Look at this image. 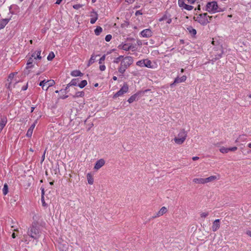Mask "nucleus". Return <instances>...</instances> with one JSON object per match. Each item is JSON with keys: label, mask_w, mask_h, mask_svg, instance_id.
Returning <instances> with one entry per match:
<instances>
[{"label": "nucleus", "mask_w": 251, "mask_h": 251, "mask_svg": "<svg viewBox=\"0 0 251 251\" xmlns=\"http://www.w3.org/2000/svg\"><path fill=\"white\" fill-rule=\"evenodd\" d=\"M205 10L210 13L223 12L225 10L224 9L219 7L217 2L215 1L208 2Z\"/></svg>", "instance_id": "f257e3e1"}, {"label": "nucleus", "mask_w": 251, "mask_h": 251, "mask_svg": "<svg viewBox=\"0 0 251 251\" xmlns=\"http://www.w3.org/2000/svg\"><path fill=\"white\" fill-rule=\"evenodd\" d=\"M133 62V58L131 56H126L121 61V66L118 69L120 73L123 74Z\"/></svg>", "instance_id": "f03ea898"}, {"label": "nucleus", "mask_w": 251, "mask_h": 251, "mask_svg": "<svg viewBox=\"0 0 251 251\" xmlns=\"http://www.w3.org/2000/svg\"><path fill=\"white\" fill-rule=\"evenodd\" d=\"M27 234L34 239H37L40 236V231L36 222H33L28 229Z\"/></svg>", "instance_id": "7ed1b4c3"}, {"label": "nucleus", "mask_w": 251, "mask_h": 251, "mask_svg": "<svg viewBox=\"0 0 251 251\" xmlns=\"http://www.w3.org/2000/svg\"><path fill=\"white\" fill-rule=\"evenodd\" d=\"M193 20L203 26L206 25L210 23V21L208 20V14L207 13L199 14L196 17L194 16Z\"/></svg>", "instance_id": "20e7f679"}, {"label": "nucleus", "mask_w": 251, "mask_h": 251, "mask_svg": "<svg viewBox=\"0 0 251 251\" xmlns=\"http://www.w3.org/2000/svg\"><path fill=\"white\" fill-rule=\"evenodd\" d=\"M187 136V131H186L184 129H182L178 133L177 137H176L174 140L176 144L181 145L186 140Z\"/></svg>", "instance_id": "39448f33"}, {"label": "nucleus", "mask_w": 251, "mask_h": 251, "mask_svg": "<svg viewBox=\"0 0 251 251\" xmlns=\"http://www.w3.org/2000/svg\"><path fill=\"white\" fill-rule=\"evenodd\" d=\"M128 90V85L126 83H124L122 88L113 96L114 99L122 96L125 93L127 92Z\"/></svg>", "instance_id": "423d86ee"}, {"label": "nucleus", "mask_w": 251, "mask_h": 251, "mask_svg": "<svg viewBox=\"0 0 251 251\" xmlns=\"http://www.w3.org/2000/svg\"><path fill=\"white\" fill-rule=\"evenodd\" d=\"M186 76L183 75L181 77H179L178 76L176 77L174 81V82L170 84L171 87H173L175 86L176 84L184 82L186 79Z\"/></svg>", "instance_id": "0eeeda50"}, {"label": "nucleus", "mask_w": 251, "mask_h": 251, "mask_svg": "<svg viewBox=\"0 0 251 251\" xmlns=\"http://www.w3.org/2000/svg\"><path fill=\"white\" fill-rule=\"evenodd\" d=\"M178 4L180 7H182L187 10H191L193 8V6L186 4L184 0H178Z\"/></svg>", "instance_id": "6e6552de"}, {"label": "nucleus", "mask_w": 251, "mask_h": 251, "mask_svg": "<svg viewBox=\"0 0 251 251\" xmlns=\"http://www.w3.org/2000/svg\"><path fill=\"white\" fill-rule=\"evenodd\" d=\"M140 34L143 37L149 38L152 36V32L150 29L148 28L142 30Z\"/></svg>", "instance_id": "1a4fd4ad"}, {"label": "nucleus", "mask_w": 251, "mask_h": 251, "mask_svg": "<svg viewBox=\"0 0 251 251\" xmlns=\"http://www.w3.org/2000/svg\"><path fill=\"white\" fill-rule=\"evenodd\" d=\"M37 123V121H35L34 122L33 124H32L31 126H30V127L28 128V129L27 130V132H26V136L28 137H31L32 135V133H33V130L35 126V125H36V123Z\"/></svg>", "instance_id": "9d476101"}, {"label": "nucleus", "mask_w": 251, "mask_h": 251, "mask_svg": "<svg viewBox=\"0 0 251 251\" xmlns=\"http://www.w3.org/2000/svg\"><path fill=\"white\" fill-rule=\"evenodd\" d=\"M104 163L105 161L103 159H100L98 160L95 164L94 169L96 170H99L104 165Z\"/></svg>", "instance_id": "9b49d317"}, {"label": "nucleus", "mask_w": 251, "mask_h": 251, "mask_svg": "<svg viewBox=\"0 0 251 251\" xmlns=\"http://www.w3.org/2000/svg\"><path fill=\"white\" fill-rule=\"evenodd\" d=\"M220 219H217L215 220L213 223L212 229L213 231H217L220 227Z\"/></svg>", "instance_id": "f8f14e48"}, {"label": "nucleus", "mask_w": 251, "mask_h": 251, "mask_svg": "<svg viewBox=\"0 0 251 251\" xmlns=\"http://www.w3.org/2000/svg\"><path fill=\"white\" fill-rule=\"evenodd\" d=\"M132 48H133V47H132V45L128 46L126 44H122L118 46L119 49H122V50H125L126 51L129 50Z\"/></svg>", "instance_id": "ddd939ff"}, {"label": "nucleus", "mask_w": 251, "mask_h": 251, "mask_svg": "<svg viewBox=\"0 0 251 251\" xmlns=\"http://www.w3.org/2000/svg\"><path fill=\"white\" fill-rule=\"evenodd\" d=\"M10 20V18H5L0 20V29H3L9 22Z\"/></svg>", "instance_id": "4468645a"}, {"label": "nucleus", "mask_w": 251, "mask_h": 251, "mask_svg": "<svg viewBox=\"0 0 251 251\" xmlns=\"http://www.w3.org/2000/svg\"><path fill=\"white\" fill-rule=\"evenodd\" d=\"M7 119L6 116L3 117L0 121V131L1 132L6 124L7 123Z\"/></svg>", "instance_id": "2eb2a0df"}, {"label": "nucleus", "mask_w": 251, "mask_h": 251, "mask_svg": "<svg viewBox=\"0 0 251 251\" xmlns=\"http://www.w3.org/2000/svg\"><path fill=\"white\" fill-rule=\"evenodd\" d=\"M189 33L192 36V37L195 38L197 34V30L194 29L192 26H189L187 28Z\"/></svg>", "instance_id": "dca6fc26"}, {"label": "nucleus", "mask_w": 251, "mask_h": 251, "mask_svg": "<svg viewBox=\"0 0 251 251\" xmlns=\"http://www.w3.org/2000/svg\"><path fill=\"white\" fill-rule=\"evenodd\" d=\"M141 93V92L136 93V94L132 95L127 100V101L129 103H132L133 101L136 100L137 97Z\"/></svg>", "instance_id": "f3484780"}, {"label": "nucleus", "mask_w": 251, "mask_h": 251, "mask_svg": "<svg viewBox=\"0 0 251 251\" xmlns=\"http://www.w3.org/2000/svg\"><path fill=\"white\" fill-rule=\"evenodd\" d=\"M159 21L160 22L163 21H166L167 24H170L172 22V19L170 15L168 16L166 14L164 15L162 18H160Z\"/></svg>", "instance_id": "a211bd4d"}, {"label": "nucleus", "mask_w": 251, "mask_h": 251, "mask_svg": "<svg viewBox=\"0 0 251 251\" xmlns=\"http://www.w3.org/2000/svg\"><path fill=\"white\" fill-rule=\"evenodd\" d=\"M59 248L61 251H69V245L68 244H60Z\"/></svg>", "instance_id": "6ab92c4d"}, {"label": "nucleus", "mask_w": 251, "mask_h": 251, "mask_svg": "<svg viewBox=\"0 0 251 251\" xmlns=\"http://www.w3.org/2000/svg\"><path fill=\"white\" fill-rule=\"evenodd\" d=\"M80 81L79 78L73 79L71 82L68 84V86H77L78 82Z\"/></svg>", "instance_id": "aec40b11"}, {"label": "nucleus", "mask_w": 251, "mask_h": 251, "mask_svg": "<svg viewBox=\"0 0 251 251\" xmlns=\"http://www.w3.org/2000/svg\"><path fill=\"white\" fill-rule=\"evenodd\" d=\"M71 75L73 76H81L83 75V74L80 71L76 70L73 71L71 73Z\"/></svg>", "instance_id": "412c9836"}, {"label": "nucleus", "mask_w": 251, "mask_h": 251, "mask_svg": "<svg viewBox=\"0 0 251 251\" xmlns=\"http://www.w3.org/2000/svg\"><path fill=\"white\" fill-rule=\"evenodd\" d=\"M167 211V208L163 206L162 207L160 210L157 212V215L155 216L154 217H159L162 215H163L164 213H165Z\"/></svg>", "instance_id": "4be33fe9"}, {"label": "nucleus", "mask_w": 251, "mask_h": 251, "mask_svg": "<svg viewBox=\"0 0 251 251\" xmlns=\"http://www.w3.org/2000/svg\"><path fill=\"white\" fill-rule=\"evenodd\" d=\"M34 59L32 57H29L27 61V67L26 69H28L29 68H32L34 65L32 64Z\"/></svg>", "instance_id": "5701e85b"}, {"label": "nucleus", "mask_w": 251, "mask_h": 251, "mask_svg": "<svg viewBox=\"0 0 251 251\" xmlns=\"http://www.w3.org/2000/svg\"><path fill=\"white\" fill-rule=\"evenodd\" d=\"M91 13L94 14L95 17L92 18L91 19L90 23L91 24H94L96 22V21L98 20V15L96 11H95L94 10L92 11Z\"/></svg>", "instance_id": "b1692460"}, {"label": "nucleus", "mask_w": 251, "mask_h": 251, "mask_svg": "<svg viewBox=\"0 0 251 251\" xmlns=\"http://www.w3.org/2000/svg\"><path fill=\"white\" fill-rule=\"evenodd\" d=\"M193 181L195 183L198 184H204L205 183V181L204 180V178H195L193 179Z\"/></svg>", "instance_id": "393cba45"}, {"label": "nucleus", "mask_w": 251, "mask_h": 251, "mask_svg": "<svg viewBox=\"0 0 251 251\" xmlns=\"http://www.w3.org/2000/svg\"><path fill=\"white\" fill-rule=\"evenodd\" d=\"M145 65L144 67H146L149 68H153V66L152 65V62L151 60L146 59H145Z\"/></svg>", "instance_id": "a878e982"}, {"label": "nucleus", "mask_w": 251, "mask_h": 251, "mask_svg": "<svg viewBox=\"0 0 251 251\" xmlns=\"http://www.w3.org/2000/svg\"><path fill=\"white\" fill-rule=\"evenodd\" d=\"M87 179L88 180V182L89 184H93L94 182V179L92 175L90 173H88L87 175Z\"/></svg>", "instance_id": "bb28decb"}, {"label": "nucleus", "mask_w": 251, "mask_h": 251, "mask_svg": "<svg viewBox=\"0 0 251 251\" xmlns=\"http://www.w3.org/2000/svg\"><path fill=\"white\" fill-rule=\"evenodd\" d=\"M46 83H47L46 84H47V85H48V86L45 89L46 90H47L50 87H51L54 85L55 81L52 79H50V80H48L46 82Z\"/></svg>", "instance_id": "cd10ccee"}, {"label": "nucleus", "mask_w": 251, "mask_h": 251, "mask_svg": "<svg viewBox=\"0 0 251 251\" xmlns=\"http://www.w3.org/2000/svg\"><path fill=\"white\" fill-rule=\"evenodd\" d=\"M84 96V92L83 91H79L76 92L75 95H74L73 97L74 98L78 97H83Z\"/></svg>", "instance_id": "c85d7f7f"}, {"label": "nucleus", "mask_w": 251, "mask_h": 251, "mask_svg": "<svg viewBox=\"0 0 251 251\" xmlns=\"http://www.w3.org/2000/svg\"><path fill=\"white\" fill-rule=\"evenodd\" d=\"M216 178H217V177L216 176H210L208 177H207L206 178H204V180L205 181V183H207V182H209L210 181H212L215 180Z\"/></svg>", "instance_id": "c756f323"}, {"label": "nucleus", "mask_w": 251, "mask_h": 251, "mask_svg": "<svg viewBox=\"0 0 251 251\" xmlns=\"http://www.w3.org/2000/svg\"><path fill=\"white\" fill-rule=\"evenodd\" d=\"M8 192V186L7 183H5L2 189L3 194L5 196Z\"/></svg>", "instance_id": "7c9ffc66"}, {"label": "nucleus", "mask_w": 251, "mask_h": 251, "mask_svg": "<svg viewBox=\"0 0 251 251\" xmlns=\"http://www.w3.org/2000/svg\"><path fill=\"white\" fill-rule=\"evenodd\" d=\"M102 31V28L100 26H97L95 29L94 32L96 35H99Z\"/></svg>", "instance_id": "2f4dec72"}, {"label": "nucleus", "mask_w": 251, "mask_h": 251, "mask_svg": "<svg viewBox=\"0 0 251 251\" xmlns=\"http://www.w3.org/2000/svg\"><path fill=\"white\" fill-rule=\"evenodd\" d=\"M87 84V81L86 80H82L78 84L77 86L80 88H84Z\"/></svg>", "instance_id": "473e14b6"}, {"label": "nucleus", "mask_w": 251, "mask_h": 251, "mask_svg": "<svg viewBox=\"0 0 251 251\" xmlns=\"http://www.w3.org/2000/svg\"><path fill=\"white\" fill-rule=\"evenodd\" d=\"M95 61V57L94 55H92L90 59L89 60L88 66H90L91 64L94 63Z\"/></svg>", "instance_id": "72a5a7b5"}, {"label": "nucleus", "mask_w": 251, "mask_h": 251, "mask_svg": "<svg viewBox=\"0 0 251 251\" xmlns=\"http://www.w3.org/2000/svg\"><path fill=\"white\" fill-rule=\"evenodd\" d=\"M54 57H55V55H54V53L52 51H51L48 55V56L47 57V59L49 61H51L54 58Z\"/></svg>", "instance_id": "f704fd0d"}, {"label": "nucleus", "mask_w": 251, "mask_h": 251, "mask_svg": "<svg viewBox=\"0 0 251 251\" xmlns=\"http://www.w3.org/2000/svg\"><path fill=\"white\" fill-rule=\"evenodd\" d=\"M136 65L140 67H144L145 59L141 60L137 62Z\"/></svg>", "instance_id": "c9c22d12"}, {"label": "nucleus", "mask_w": 251, "mask_h": 251, "mask_svg": "<svg viewBox=\"0 0 251 251\" xmlns=\"http://www.w3.org/2000/svg\"><path fill=\"white\" fill-rule=\"evenodd\" d=\"M220 151L221 152H222L223 153H227L229 151L228 148H226L223 147L220 149Z\"/></svg>", "instance_id": "e433bc0d"}, {"label": "nucleus", "mask_w": 251, "mask_h": 251, "mask_svg": "<svg viewBox=\"0 0 251 251\" xmlns=\"http://www.w3.org/2000/svg\"><path fill=\"white\" fill-rule=\"evenodd\" d=\"M17 73H11L9 74V76H8V78L7 79V81H11V80L13 78L14 75H15V74H17Z\"/></svg>", "instance_id": "4c0bfd02"}, {"label": "nucleus", "mask_w": 251, "mask_h": 251, "mask_svg": "<svg viewBox=\"0 0 251 251\" xmlns=\"http://www.w3.org/2000/svg\"><path fill=\"white\" fill-rule=\"evenodd\" d=\"M36 51V58L37 59H41L42 58V56H41V50H39Z\"/></svg>", "instance_id": "58836bf2"}, {"label": "nucleus", "mask_w": 251, "mask_h": 251, "mask_svg": "<svg viewBox=\"0 0 251 251\" xmlns=\"http://www.w3.org/2000/svg\"><path fill=\"white\" fill-rule=\"evenodd\" d=\"M124 58V56L120 55L118 57L116 58L113 61L114 63H118L120 60Z\"/></svg>", "instance_id": "ea45409f"}, {"label": "nucleus", "mask_w": 251, "mask_h": 251, "mask_svg": "<svg viewBox=\"0 0 251 251\" xmlns=\"http://www.w3.org/2000/svg\"><path fill=\"white\" fill-rule=\"evenodd\" d=\"M223 54V51H221V52L220 53L217 54L215 55V60H217L218 59H219L222 57Z\"/></svg>", "instance_id": "a19ab883"}, {"label": "nucleus", "mask_w": 251, "mask_h": 251, "mask_svg": "<svg viewBox=\"0 0 251 251\" xmlns=\"http://www.w3.org/2000/svg\"><path fill=\"white\" fill-rule=\"evenodd\" d=\"M82 6H83V5L80 4H75L73 6V8L76 10L79 9L80 8L82 7Z\"/></svg>", "instance_id": "79ce46f5"}, {"label": "nucleus", "mask_w": 251, "mask_h": 251, "mask_svg": "<svg viewBox=\"0 0 251 251\" xmlns=\"http://www.w3.org/2000/svg\"><path fill=\"white\" fill-rule=\"evenodd\" d=\"M46 81H47L45 79H44L41 81L39 83V86H42L43 89H44L45 84L47 83H46Z\"/></svg>", "instance_id": "37998d69"}, {"label": "nucleus", "mask_w": 251, "mask_h": 251, "mask_svg": "<svg viewBox=\"0 0 251 251\" xmlns=\"http://www.w3.org/2000/svg\"><path fill=\"white\" fill-rule=\"evenodd\" d=\"M112 39V36L110 34H108L105 36V40L106 42H109Z\"/></svg>", "instance_id": "c03bdc74"}, {"label": "nucleus", "mask_w": 251, "mask_h": 251, "mask_svg": "<svg viewBox=\"0 0 251 251\" xmlns=\"http://www.w3.org/2000/svg\"><path fill=\"white\" fill-rule=\"evenodd\" d=\"M208 214H209L208 212H203L201 214V218H205L206 217H207L208 215Z\"/></svg>", "instance_id": "a18cd8bd"}, {"label": "nucleus", "mask_w": 251, "mask_h": 251, "mask_svg": "<svg viewBox=\"0 0 251 251\" xmlns=\"http://www.w3.org/2000/svg\"><path fill=\"white\" fill-rule=\"evenodd\" d=\"M105 59V55H102V57L100 59L99 64H101L102 61H104Z\"/></svg>", "instance_id": "49530a36"}, {"label": "nucleus", "mask_w": 251, "mask_h": 251, "mask_svg": "<svg viewBox=\"0 0 251 251\" xmlns=\"http://www.w3.org/2000/svg\"><path fill=\"white\" fill-rule=\"evenodd\" d=\"M237 150V148L236 147H233L231 148H228L229 151H234Z\"/></svg>", "instance_id": "de8ad7c7"}, {"label": "nucleus", "mask_w": 251, "mask_h": 251, "mask_svg": "<svg viewBox=\"0 0 251 251\" xmlns=\"http://www.w3.org/2000/svg\"><path fill=\"white\" fill-rule=\"evenodd\" d=\"M41 201L42 202V205L44 206H46V203H45V200H44V196L41 197Z\"/></svg>", "instance_id": "09e8293b"}, {"label": "nucleus", "mask_w": 251, "mask_h": 251, "mask_svg": "<svg viewBox=\"0 0 251 251\" xmlns=\"http://www.w3.org/2000/svg\"><path fill=\"white\" fill-rule=\"evenodd\" d=\"M100 71H103L105 70V66L104 65H100Z\"/></svg>", "instance_id": "8fccbe9b"}, {"label": "nucleus", "mask_w": 251, "mask_h": 251, "mask_svg": "<svg viewBox=\"0 0 251 251\" xmlns=\"http://www.w3.org/2000/svg\"><path fill=\"white\" fill-rule=\"evenodd\" d=\"M32 58L33 57L34 58L33 59H35V60H37V58H36V51H35L34 52H33L32 55H31V57Z\"/></svg>", "instance_id": "3c124183"}, {"label": "nucleus", "mask_w": 251, "mask_h": 251, "mask_svg": "<svg viewBox=\"0 0 251 251\" xmlns=\"http://www.w3.org/2000/svg\"><path fill=\"white\" fill-rule=\"evenodd\" d=\"M196 0H187V2L190 4H194Z\"/></svg>", "instance_id": "603ef678"}, {"label": "nucleus", "mask_w": 251, "mask_h": 251, "mask_svg": "<svg viewBox=\"0 0 251 251\" xmlns=\"http://www.w3.org/2000/svg\"><path fill=\"white\" fill-rule=\"evenodd\" d=\"M27 87H28V84L27 83L22 88V90L23 91H25L27 89Z\"/></svg>", "instance_id": "864d4df0"}, {"label": "nucleus", "mask_w": 251, "mask_h": 251, "mask_svg": "<svg viewBox=\"0 0 251 251\" xmlns=\"http://www.w3.org/2000/svg\"><path fill=\"white\" fill-rule=\"evenodd\" d=\"M140 15H142V13L141 12V11L140 10H138L135 12L136 16Z\"/></svg>", "instance_id": "5fc2aeb1"}, {"label": "nucleus", "mask_w": 251, "mask_h": 251, "mask_svg": "<svg viewBox=\"0 0 251 251\" xmlns=\"http://www.w3.org/2000/svg\"><path fill=\"white\" fill-rule=\"evenodd\" d=\"M68 97V95H63L62 96H61L60 97V98L61 99H63V100H64V99H67Z\"/></svg>", "instance_id": "6e6d98bb"}, {"label": "nucleus", "mask_w": 251, "mask_h": 251, "mask_svg": "<svg viewBox=\"0 0 251 251\" xmlns=\"http://www.w3.org/2000/svg\"><path fill=\"white\" fill-rule=\"evenodd\" d=\"M135 0H126V1L129 3H132Z\"/></svg>", "instance_id": "4d7b16f0"}, {"label": "nucleus", "mask_w": 251, "mask_h": 251, "mask_svg": "<svg viewBox=\"0 0 251 251\" xmlns=\"http://www.w3.org/2000/svg\"><path fill=\"white\" fill-rule=\"evenodd\" d=\"M70 86H68V84L67 85V86L66 87V88L64 90V92L67 93L68 92V88L70 87Z\"/></svg>", "instance_id": "13d9d810"}, {"label": "nucleus", "mask_w": 251, "mask_h": 251, "mask_svg": "<svg viewBox=\"0 0 251 251\" xmlns=\"http://www.w3.org/2000/svg\"><path fill=\"white\" fill-rule=\"evenodd\" d=\"M62 1V0H57L55 3L57 4H60Z\"/></svg>", "instance_id": "bf43d9fd"}, {"label": "nucleus", "mask_w": 251, "mask_h": 251, "mask_svg": "<svg viewBox=\"0 0 251 251\" xmlns=\"http://www.w3.org/2000/svg\"><path fill=\"white\" fill-rule=\"evenodd\" d=\"M199 159V157H197V156H195V157H193L192 158V159H193V160H194V161L197 160H198Z\"/></svg>", "instance_id": "052dcab7"}, {"label": "nucleus", "mask_w": 251, "mask_h": 251, "mask_svg": "<svg viewBox=\"0 0 251 251\" xmlns=\"http://www.w3.org/2000/svg\"><path fill=\"white\" fill-rule=\"evenodd\" d=\"M213 19V16H209L208 15V21H210V22L212 21Z\"/></svg>", "instance_id": "680f3d73"}, {"label": "nucleus", "mask_w": 251, "mask_h": 251, "mask_svg": "<svg viewBox=\"0 0 251 251\" xmlns=\"http://www.w3.org/2000/svg\"><path fill=\"white\" fill-rule=\"evenodd\" d=\"M201 9L200 5H199L198 7L195 9V10H197L200 11Z\"/></svg>", "instance_id": "e2e57ef3"}, {"label": "nucleus", "mask_w": 251, "mask_h": 251, "mask_svg": "<svg viewBox=\"0 0 251 251\" xmlns=\"http://www.w3.org/2000/svg\"><path fill=\"white\" fill-rule=\"evenodd\" d=\"M247 234L249 236L251 237V231H247Z\"/></svg>", "instance_id": "0e129e2a"}, {"label": "nucleus", "mask_w": 251, "mask_h": 251, "mask_svg": "<svg viewBox=\"0 0 251 251\" xmlns=\"http://www.w3.org/2000/svg\"><path fill=\"white\" fill-rule=\"evenodd\" d=\"M16 234H15L14 232H13V233H12V237L13 238H16Z\"/></svg>", "instance_id": "69168bd1"}, {"label": "nucleus", "mask_w": 251, "mask_h": 251, "mask_svg": "<svg viewBox=\"0 0 251 251\" xmlns=\"http://www.w3.org/2000/svg\"><path fill=\"white\" fill-rule=\"evenodd\" d=\"M44 194H45L44 189V188H43L42 189V196L41 197L44 196Z\"/></svg>", "instance_id": "338daca9"}, {"label": "nucleus", "mask_w": 251, "mask_h": 251, "mask_svg": "<svg viewBox=\"0 0 251 251\" xmlns=\"http://www.w3.org/2000/svg\"><path fill=\"white\" fill-rule=\"evenodd\" d=\"M210 61L212 62V63L213 64L216 60H215V57H213Z\"/></svg>", "instance_id": "774afa93"}]
</instances>
